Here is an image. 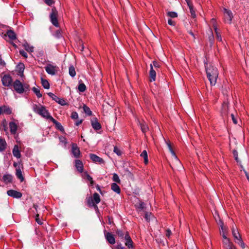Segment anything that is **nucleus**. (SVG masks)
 I'll return each mask as SVG.
<instances>
[{"instance_id":"nucleus-1","label":"nucleus","mask_w":249,"mask_h":249,"mask_svg":"<svg viewBox=\"0 0 249 249\" xmlns=\"http://www.w3.org/2000/svg\"><path fill=\"white\" fill-rule=\"evenodd\" d=\"M205 69L207 73V76L212 86H214L216 83V80L218 76V71L217 69L212 65L208 66L206 64Z\"/></svg>"},{"instance_id":"nucleus-2","label":"nucleus","mask_w":249,"mask_h":249,"mask_svg":"<svg viewBox=\"0 0 249 249\" xmlns=\"http://www.w3.org/2000/svg\"><path fill=\"white\" fill-rule=\"evenodd\" d=\"M33 110L35 112L40 115L42 117L51 120L53 118L50 114L45 107L41 105L34 104L33 107Z\"/></svg>"},{"instance_id":"nucleus-3","label":"nucleus","mask_w":249,"mask_h":249,"mask_svg":"<svg viewBox=\"0 0 249 249\" xmlns=\"http://www.w3.org/2000/svg\"><path fill=\"white\" fill-rule=\"evenodd\" d=\"M13 86L15 91L19 94H21L24 92L29 90V86L28 84L23 85L19 80L15 81Z\"/></svg>"},{"instance_id":"nucleus-4","label":"nucleus","mask_w":249,"mask_h":249,"mask_svg":"<svg viewBox=\"0 0 249 249\" xmlns=\"http://www.w3.org/2000/svg\"><path fill=\"white\" fill-rule=\"evenodd\" d=\"M223 12L224 14L225 22L229 24H231L233 18L232 12L231 10L224 8H223Z\"/></svg>"},{"instance_id":"nucleus-5","label":"nucleus","mask_w":249,"mask_h":249,"mask_svg":"<svg viewBox=\"0 0 249 249\" xmlns=\"http://www.w3.org/2000/svg\"><path fill=\"white\" fill-rule=\"evenodd\" d=\"M47 94L50 98H52L53 100L62 106H65L67 104L66 101L64 99L59 98L53 93L49 92Z\"/></svg>"},{"instance_id":"nucleus-6","label":"nucleus","mask_w":249,"mask_h":249,"mask_svg":"<svg viewBox=\"0 0 249 249\" xmlns=\"http://www.w3.org/2000/svg\"><path fill=\"white\" fill-rule=\"evenodd\" d=\"M124 240H125V245L128 249H134L133 241L127 231L125 232Z\"/></svg>"},{"instance_id":"nucleus-7","label":"nucleus","mask_w":249,"mask_h":249,"mask_svg":"<svg viewBox=\"0 0 249 249\" xmlns=\"http://www.w3.org/2000/svg\"><path fill=\"white\" fill-rule=\"evenodd\" d=\"M7 194L9 196L15 198H20L22 197V196L20 192L14 190H10L7 191Z\"/></svg>"},{"instance_id":"nucleus-8","label":"nucleus","mask_w":249,"mask_h":249,"mask_svg":"<svg viewBox=\"0 0 249 249\" xmlns=\"http://www.w3.org/2000/svg\"><path fill=\"white\" fill-rule=\"evenodd\" d=\"M1 81L2 85L5 87H9L12 83V78L9 75H4L1 79Z\"/></svg>"},{"instance_id":"nucleus-9","label":"nucleus","mask_w":249,"mask_h":249,"mask_svg":"<svg viewBox=\"0 0 249 249\" xmlns=\"http://www.w3.org/2000/svg\"><path fill=\"white\" fill-rule=\"evenodd\" d=\"M105 236L107 241L110 244L113 245L115 243V239L114 235L110 232H106L105 231Z\"/></svg>"},{"instance_id":"nucleus-10","label":"nucleus","mask_w":249,"mask_h":249,"mask_svg":"<svg viewBox=\"0 0 249 249\" xmlns=\"http://www.w3.org/2000/svg\"><path fill=\"white\" fill-rule=\"evenodd\" d=\"M50 19L52 23L56 27H59V23L57 20V14L53 11L50 14Z\"/></svg>"},{"instance_id":"nucleus-11","label":"nucleus","mask_w":249,"mask_h":249,"mask_svg":"<svg viewBox=\"0 0 249 249\" xmlns=\"http://www.w3.org/2000/svg\"><path fill=\"white\" fill-rule=\"evenodd\" d=\"M89 157L91 160L95 163H104V160L97 156L94 154H90Z\"/></svg>"},{"instance_id":"nucleus-12","label":"nucleus","mask_w":249,"mask_h":249,"mask_svg":"<svg viewBox=\"0 0 249 249\" xmlns=\"http://www.w3.org/2000/svg\"><path fill=\"white\" fill-rule=\"evenodd\" d=\"M71 153L74 158H78L79 157L80 152L76 144L72 143L71 147Z\"/></svg>"},{"instance_id":"nucleus-13","label":"nucleus","mask_w":249,"mask_h":249,"mask_svg":"<svg viewBox=\"0 0 249 249\" xmlns=\"http://www.w3.org/2000/svg\"><path fill=\"white\" fill-rule=\"evenodd\" d=\"M46 71L49 74L54 75L56 73L55 67L52 65H48L45 67Z\"/></svg>"},{"instance_id":"nucleus-14","label":"nucleus","mask_w":249,"mask_h":249,"mask_svg":"<svg viewBox=\"0 0 249 249\" xmlns=\"http://www.w3.org/2000/svg\"><path fill=\"white\" fill-rule=\"evenodd\" d=\"M9 126L11 133L13 135L16 134L18 129L17 124L14 122H10L9 124Z\"/></svg>"},{"instance_id":"nucleus-15","label":"nucleus","mask_w":249,"mask_h":249,"mask_svg":"<svg viewBox=\"0 0 249 249\" xmlns=\"http://www.w3.org/2000/svg\"><path fill=\"white\" fill-rule=\"evenodd\" d=\"M75 167L79 173L83 171V164L82 162L79 160H75Z\"/></svg>"},{"instance_id":"nucleus-16","label":"nucleus","mask_w":249,"mask_h":249,"mask_svg":"<svg viewBox=\"0 0 249 249\" xmlns=\"http://www.w3.org/2000/svg\"><path fill=\"white\" fill-rule=\"evenodd\" d=\"M11 113L12 110L9 107L5 106L0 107V114H6L9 115L11 114Z\"/></svg>"},{"instance_id":"nucleus-17","label":"nucleus","mask_w":249,"mask_h":249,"mask_svg":"<svg viewBox=\"0 0 249 249\" xmlns=\"http://www.w3.org/2000/svg\"><path fill=\"white\" fill-rule=\"evenodd\" d=\"M185 1L187 4L188 6L189 7L191 16L193 18H196V12L194 9L193 4L191 2L190 0H185Z\"/></svg>"},{"instance_id":"nucleus-18","label":"nucleus","mask_w":249,"mask_h":249,"mask_svg":"<svg viewBox=\"0 0 249 249\" xmlns=\"http://www.w3.org/2000/svg\"><path fill=\"white\" fill-rule=\"evenodd\" d=\"M156 72L153 69L152 64H150V70L149 71L150 81H154L156 80Z\"/></svg>"},{"instance_id":"nucleus-19","label":"nucleus","mask_w":249,"mask_h":249,"mask_svg":"<svg viewBox=\"0 0 249 249\" xmlns=\"http://www.w3.org/2000/svg\"><path fill=\"white\" fill-rule=\"evenodd\" d=\"M91 125L95 130H99L101 128V125L98 122L96 118H95L94 120H91Z\"/></svg>"},{"instance_id":"nucleus-20","label":"nucleus","mask_w":249,"mask_h":249,"mask_svg":"<svg viewBox=\"0 0 249 249\" xmlns=\"http://www.w3.org/2000/svg\"><path fill=\"white\" fill-rule=\"evenodd\" d=\"M12 153L15 157L18 159H19L21 157L20 152L18 149V147L17 145H15L12 150Z\"/></svg>"},{"instance_id":"nucleus-21","label":"nucleus","mask_w":249,"mask_h":249,"mask_svg":"<svg viewBox=\"0 0 249 249\" xmlns=\"http://www.w3.org/2000/svg\"><path fill=\"white\" fill-rule=\"evenodd\" d=\"M22 46L24 48L26 51L30 53H33L34 52V47L33 46H31L26 41L22 44Z\"/></svg>"},{"instance_id":"nucleus-22","label":"nucleus","mask_w":249,"mask_h":249,"mask_svg":"<svg viewBox=\"0 0 249 249\" xmlns=\"http://www.w3.org/2000/svg\"><path fill=\"white\" fill-rule=\"evenodd\" d=\"M51 122H52L55 125V127L58 129H59V130H60L61 131H64V127L63 126L61 125V124L57 122L56 120H55L53 118L51 120Z\"/></svg>"},{"instance_id":"nucleus-23","label":"nucleus","mask_w":249,"mask_h":249,"mask_svg":"<svg viewBox=\"0 0 249 249\" xmlns=\"http://www.w3.org/2000/svg\"><path fill=\"white\" fill-rule=\"evenodd\" d=\"M234 242L236 244L239 245L242 249H244L245 248V244L244 243L242 237L238 238L234 240Z\"/></svg>"},{"instance_id":"nucleus-24","label":"nucleus","mask_w":249,"mask_h":249,"mask_svg":"<svg viewBox=\"0 0 249 249\" xmlns=\"http://www.w3.org/2000/svg\"><path fill=\"white\" fill-rule=\"evenodd\" d=\"M6 142L4 139L0 137V152L3 151L6 148Z\"/></svg>"},{"instance_id":"nucleus-25","label":"nucleus","mask_w":249,"mask_h":249,"mask_svg":"<svg viewBox=\"0 0 249 249\" xmlns=\"http://www.w3.org/2000/svg\"><path fill=\"white\" fill-rule=\"evenodd\" d=\"M3 180L6 183H10L12 181L13 177L10 174H5L3 176Z\"/></svg>"},{"instance_id":"nucleus-26","label":"nucleus","mask_w":249,"mask_h":249,"mask_svg":"<svg viewBox=\"0 0 249 249\" xmlns=\"http://www.w3.org/2000/svg\"><path fill=\"white\" fill-rule=\"evenodd\" d=\"M16 175L17 177L19 179H20L21 182H22L24 180V178L22 175V171L20 168L16 169Z\"/></svg>"},{"instance_id":"nucleus-27","label":"nucleus","mask_w":249,"mask_h":249,"mask_svg":"<svg viewBox=\"0 0 249 249\" xmlns=\"http://www.w3.org/2000/svg\"><path fill=\"white\" fill-rule=\"evenodd\" d=\"M111 188L112 190L118 194H119L121 192L119 186L115 182L111 184Z\"/></svg>"},{"instance_id":"nucleus-28","label":"nucleus","mask_w":249,"mask_h":249,"mask_svg":"<svg viewBox=\"0 0 249 249\" xmlns=\"http://www.w3.org/2000/svg\"><path fill=\"white\" fill-rule=\"evenodd\" d=\"M93 200L96 203V204H95V205L93 204V206L94 207H96L97 208H98L96 204L99 203V202L101 201L100 196L98 193H95L93 195Z\"/></svg>"},{"instance_id":"nucleus-29","label":"nucleus","mask_w":249,"mask_h":249,"mask_svg":"<svg viewBox=\"0 0 249 249\" xmlns=\"http://www.w3.org/2000/svg\"><path fill=\"white\" fill-rule=\"evenodd\" d=\"M232 234L234 238V240L237 239L239 237L240 238V237L241 236L238 230L233 227L232 229Z\"/></svg>"},{"instance_id":"nucleus-30","label":"nucleus","mask_w":249,"mask_h":249,"mask_svg":"<svg viewBox=\"0 0 249 249\" xmlns=\"http://www.w3.org/2000/svg\"><path fill=\"white\" fill-rule=\"evenodd\" d=\"M6 34L10 39L14 40L16 39V35L13 31L8 30Z\"/></svg>"},{"instance_id":"nucleus-31","label":"nucleus","mask_w":249,"mask_h":249,"mask_svg":"<svg viewBox=\"0 0 249 249\" xmlns=\"http://www.w3.org/2000/svg\"><path fill=\"white\" fill-rule=\"evenodd\" d=\"M233 244V243L231 241V240H227L225 242H224V243H222L223 247L224 249H228Z\"/></svg>"},{"instance_id":"nucleus-32","label":"nucleus","mask_w":249,"mask_h":249,"mask_svg":"<svg viewBox=\"0 0 249 249\" xmlns=\"http://www.w3.org/2000/svg\"><path fill=\"white\" fill-rule=\"evenodd\" d=\"M7 124L6 121L5 120H3L0 124V129L1 130H3L6 132H7Z\"/></svg>"},{"instance_id":"nucleus-33","label":"nucleus","mask_w":249,"mask_h":249,"mask_svg":"<svg viewBox=\"0 0 249 249\" xmlns=\"http://www.w3.org/2000/svg\"><path fill=\"white\" fill-rule=\"evenodd\" d=\"M141 157L144 159V162L147 164L148 162L147 153L146 150H143L140 155Z\"/></svg>"},{"instance_id":"nucleus-34","label":"nucleus","mask_w":249,"mask_h":249,"mask_svg":"<svg viewBox=\"0 0 249 249\" xmlns=\"http://www.w3.org/2000/svg\"><path fill=\"white\" fill-rule=\"evenodd\" d=\"M41 84L43 87L45 89H48L50 88V84L46 79H41Z\"/></svg>"},{"instance_id":"nucleus-35","label":"nucleus","mask_w":249,"mask_h":249,"mask_svg":"<svg viewBox=\"0 0 249 249\" xmlns=\"http://www.w3.org/2000/svg\"><path fill=\"white\" fill-rule=\"evenodd\" d=\"M83 109L84 110V112L88 115L90 116L92 114V111L90 110V108L85 105H84L83 107Z\"/></svg>"},{"instance_id":"nucleus-36","label":"nucleus","mask_w":249,"mask_h":249,"mask_svg":"<svg viewBox=\"0 0 249 249\" xmlns=\"http://www.w3.org/2000/svg\"><path fill=\"white\" fill-rule=\"evenodd\" d=\"M69 72L70 76H71L72 77H74L75 76L76 72L75 69L73 66H71L69 67Z\"/></svg>"},{"instance_id":"nucleus-37","label":"nucleus","mask_w":249,"mask_h":249,"mask_svg":"<svg viewBox=\"0 0 249 249\" xmlns=\"http://www.w3.org/2000/svg\"><path fill=\"white\" fill-rule=\"evenodd\" d=\"M32 90L36 94L37 98H41L42 97V94L40 92L39 89L36 87H33Z\"/></svg>"},{"instance_id":"nucleus-38","label":"nucleus","mask_w":249,"mask_h":249,"mask_svg":"<svg viewBox=\"0 0 249 249\" xmlns=\"http://www.w3.org/2000/svg\"><path fill=\"white\" fill-rule=\"evenodd\" d=\"M116 233L121 239H124L125 232L124 233L122 230H117L116 231Z\"/></svg>"},{"instance_id":"nucleus-39","label":"nucleus","mask_w":249,"mask_h":249,"mask_svg":"<svg viewBox=\"0 0 249 249\" xmlns=\"http://www.w3.org/2000/svg\"><path fill=\"white\" fill-rule=\"evenodd\" d=\"M166 143L168 148L169 151H170L171 153L172 154V155L177 158L176 154L172 147L170 142H166Z\"/></svg>"},{"instance_id":"nucleus-40","label":"nucleus","mask_w":249,"mask_h":249,"mask_svg":"<svg viewBox=\"0 0 249 249\" xmlns=\"http://www.w3.org/2000/svg\"><path fill=\"white\" fill-rule=\"evenodd\" d=\"M78 89L80 92H84L86 89V85L84 83L79 84L78 86Z\"/></svg>"},{"instance_id":"nucleus-41","label":"nucleus","mask_w":249,"mask_h":249,"mask_svg":"<svg viewBox=\"0 0 249 249\" xmlns=\"http://www.w3.org/2000/svg\"><path fill=\"white\" fill-rule=\"evenodd\" d=\"M83 177L85 179H87V180L90 181L92 180V178L88 173L87 172H85L83 175Z\"/></svg>"},{"instance_id":"nucleus-42","label":"nucleus","mask_w":249,"mask_h":249,"mask_svg":"<svg viewBox=\"0 0 249 249\" xmlns=\"http://www.w3.org/2000/svg\"><path fill=\"white\" fill-rule=\"evenodd\" d=\"M112 180L114 182H115L116 183H120L121 182V180L120 179V178H119L118 175L116 173H114L113 174Z\"/></svg>"},{"instance_id":"nucleus-43","label":"nucleus","mask_w":249,"mask_h":249,"mask_svg":"<svg viewBox=\"0 0 249 249\" xmlns=\"http://www.w3.org/2000/svg\"><path fill=\"white\" fill-rule=\"evenodd\" d=\"M113 152L118 156H121L122 154V152L121 150L119 148H118L117 146H114Z\"/></svg>"},{"instance_id":"nucleus-44","label":"nucleus","mask_w":249,"mask_h":249,"mask_svg":"<svg viewBox=\"0 0 249 249\" xmlns=\"http://www.w3.org/2000/svg\"><path fill=\"white\" fill-rule=\"evenodd\" d=\"M167 15L172 18H175L178 17L177 13L173 11L168 12L167 13Z\"/></svg>"},{"instance_id":"nucleus-45","label":"nucleus","mask_w":249,"mask_h":249,"mask_svg":"<svg viewBox=\"0 0 249 249\" xmlns=\"http://www.w3.org/2000/svg\"><path fill=\"white\" fill-rule=\"evenodd\" d=\"M141 128L143 133H145L148 129L147 126L144 124H141Z\"/></svg>"},{"instance_id":"nucleus-46","label":"nucleus","mask_w":249,"mask_h":249,"mask_svg":"<svg viewBox=\"0 0 249 249\" xmlns=\"http://www.w3.org/2000/svg\"><path fill=\"white\" fill-rule=\"evenodd\" d=\"M60 142L62 143H63L64 145L65 146L66 144L67 143V141L65 137L61 136L59 138Z\"/></svg>"},{"instance_id":"nucleus-47","label":"nucleus","mask_w":249,"mask_h":249,"mask_svg":"<svg viewBox=\"0 0 249 249\" xmlns=\"http://www.w3.org/2000/svg\"><path fill=\"white\" fill-rule=\"evenodd\" d=\"M210 35L209 36V41L211 42V43H212L213 42V39H214V36H213V32H212V30L211 29H210Z\"/></svg>"},{"instance_id":"nucleus-48","label":"nucleus","mask_w":249,"mask_h":249,"mask_svg":"<svg viewBox=\"0 0 249 249\" xmlns=\"http://www.w3.org/2000/svg\"><path fill=\"white\" fill-rule=\"evenodd\" d=\"M71 118L72 119H78V113L76 112H75V111L72 112L71 113Z\"/></svg>"},{"instance_id":"nucleus-49","label":"nucleus","mask_w":249,"mask_h":249,"mask_svg":"<svg viewBox=\"0 0 249 249\" xmlns=\"http://www.w3.org/2000/svg\"><path fill=\"white\" fill-rule=\"evenodd\" d=\"M36 221L39 225H42L43 224L42 221L39 217L38 214H36Z\"/></svg>"},{"instance_id":"nucleus-50","label":"nucleus","mask_w":249,"mask_h":249,"mask_svg":"<svg viewBox=\"0 0 249 249\" xmlns=\"http://www.w3.org/2000/svg\"><path fill=\"white\" fill-rule=\"evenodd\" d=\"M19 53L20 54L23 56L25 58H27L28 57L27 53L24 50H20Z\"/></svg>"},{"instance_id":"nucleus-51","label":"nucleus","mask_w":249,"mask_h":249,"mask_svg":"<svg viewBox=\"0 0 249 249\" xmlns=\"http://www.w3.org/2000/svg\"><path fill=\"white\" fill-rule=\"evenodd\" d=\"M145 204L143 202H140L138 206V208L141 210H143L144 208Z\"/></svg>"},{"instance_id":"nucleus-52","label":"nucleus","mask_w":249,"mask_h":249,"mask_svg":"<svg viewBox=\"0 0 249 249\" xmlns=\"http://www.w3.org/2000/svg\"><path fill=\"white\" fill-rule=\"evenodd\" d=\"M55 36L58 38H60L62 37V34L60 30H57L56 31L55 34Z\"/></svg>"},{"instance_id":"nucleus-53","label":"nucleus","mask_w":249,"mask_h":249,"mask_svg":"<svg viewBox=\"0 0 249 249\" xmlns=\"http://www.w3.org/2000/svg\"><path fill=\"white\" fill-rule=\"evenodd\" d=\"M18 67H19V71H23L24 69V65L23 63H19L18 65Z\"/></svg>"},{"instance_id":"nucleus-54","label":"nucleus","mask_w":249,"mask_h":249,"mask_svg":"<svg viewBox=\"0 0 249 249\" xmlns=\"http://www.w3.org/2000/svg\"><path fill=\"white\" fill-rule=\"evenodd\" d=\"M154 66V67L156 68H159L160 67V64L156 61H153V64H152V66Z\"/></svg>"},{"instance_id":"nucleus-55","label":"nucleus","mask_w":249,"mask_h":249,"mask_svg":"<svg viewBox=\"0 0 249 249\" xmlns=\"http://www.w3.org/2000/svg\"><path fill=\"white\" fill-rule=\"evenodd\" d=\"M46 4L48 5L51 6L53 3V0H44Z\"/></svg>"},{"instance_id":"nucleus-56","label":"nucleus","mask_w":249,"mask_h":249,"mask_svg":"<svg viewBox=\"0 0 249 249\" xmlns=\"http://www.w3.org/2000/svg\"><path fill=\"white\" fill-rule=\"evenodd\" d=\"M216 36L217 40L219 42H221L222 41V37L220 35V34L219 33L218 34H216Z\"/></svg>"},{"instance_id":"nucleus-57","label":"nucleus","mask_w":249,"mask_h":249,"mask_svg":"<svg viewBox=\"0 0 249 249\" xmlns=\"http://www.w3.org/2000/svg\"><path fill=\"white\" fill-rule=\"evenodd\" d=\"M150 213H145L144 218L147 221H148L150 220Z\"/></svg>"},{"instance_id":"nucleus-58","label":"nucleus","mask_w":249,"mask_h":249,"mask_svg":"<svg viewBox=\"0 0 249 249\" xmlns=\"http://www.w3.org/2000/svg\"><path fill=\"white\" fill-rule=\"evenodd\" d=\"M168 23L169 25L171 26H175V22L171 19H169L168 20Z\"/></svg>"},{"instance_id":"nucleus-59","label":"nucleus","mask_w":249,"mask_h":249,"mask_svg":"<svg viewBox=\"0 0 249 249\" xmlns=\"http://www.w3.org/2000/svg\"><path fill=\"white\" fill-rule=\"evenodd\" d=\"M5 65V62L2 59L1 55H0V66L4 67Z\"/></svg>"},{"instance_id":"nucleus-60","label":"nucleus","mask_w":249,"mask_h":249,"mask_svg":"<svg viewBox=\"0 0 249 249\" xmlns=\"http://www.w3.org/2000/svg\"><path fill=\"white\" fill-rule=\"evenodd\" d=\"M231 118H232V121L233 122V123L234 124H237V120L235 119L234 115L233 114H231Z\"/></svg>"},{"instance_id":"nucleus-61","label":"nucleus","mask_w":249,"mask_h":249,"mask_svg":"<svg viewBox=\"0 0 249 249\" xmlns=\"http://www.w3.org/2000/svg\"><path fill=\"white\" fill-rule=\"evenodd\" d=\"M211 23L213 25V27H214V25H216V19L215 18H212L211 20Z\"/></svg>"},{"instance_id":"nucleus-62","label":"nucleus","mask_w":249,"mask_h":249,"mask_svg":"<svg viewBox=\"0 0 249 249\" xmlns=\"http://www.w3.org/2000/svg\"><path fill=\"white\" fill-rule=\"evenodd\" d=\"M171 233H172V232H171V231L170 230L168 229L166 230V236H167L168 237H169L170 236Z\"/></svg>"},{"instance_id":"nucleus-63","label":"nucleus","mask_w":249,"mask_h":249,"mask_svg":"<svg viewBox=\"0 0 249 249\" xmlns=\"http://www.w3.org/2000/svg\"><path fill=\"white\" fill-rule=\"evenodd\" d=\"M222 237L223 238V239L222 240V243H224V242H225L227 240H230L229 238L227 237V236L225 235V234L224 233H223L222 234Z\"/></svg>"},{"instance_id":"nucleus-64","label":"nucleus","mask_w":249,"mask_h":249,"mask_svg":"<svg viewBox=\"0 0 249 249\" xmlns=\"http://www.w3.org/2000/svg\"><path fill=\"white\" fill-rule=\"evenodd\" d=\"M117 249H124V247L121 244H119L116 246Z\"/></svg>"}]
</instances>
